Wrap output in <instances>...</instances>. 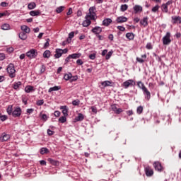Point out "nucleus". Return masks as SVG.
Listing matches in <instances>:
<instances>
[{"instance_id": "obj_9", "label": "nucleus", "mask_w": 181, "mask_h": 181, "mask_svg": "<svg viewBox=\"0 0 181 181\" xmlns=\"http://www.w3.org/2000/svg\"><path fill=\"white\" fill-rule=\"evenodd\" d=\"M22 114V110L21 107H16L12 113L13 117H21V115Z\"/></svg>"}, {"instance_id": "obj_19", "label": "nucleus", "mask_w": 181, "mask_h": 181, "mask_svg": "<svg viewBox=\"0 0 181 181\" xmlns=\"http://www.w3.org/2000/svg\"><path fill=\"white\" fill-rule=\"evenodd\" d=\"M111 22H112V20H111V18H106V19L103 20V26H109V25H110V23H111Z\"/></svg>"}, {"instance_id": "obj_48", "label": "nucleus", "mask_w": 181, "mask_h": 181, "mask_svg": "<svg viewBox=\"0 0 181 181\" xmlns=\"http://www.w3.org/2000/svg\"><path fill=\"white\" fill-rule=\"evenodd\" d=\"M146 49H148V50H151V49H153L152 45L151 43H148L146 46Z\"/></svg>"}, {"instance_id": "obj_51", "label": "nucleus", "mask_w": 181, "mask_h": 181, "mask_svg": "<svg viewBox=\"0 0 181 181\" xmlns=\"http://www.w3.org/2000/svg\"><path fill=\"white\" fill-rule=\"evenodd\" d=\"M69 39H73L74 37V32H71L69 34Z\"/></svg>"}, {"instance_id": "obj_6", "label": "nucleus", "mask_w": 181, "mask_h": 181, "mask_svg": "<svg viewBox=\"0 0 181 181\" xmlns=\"http://www.w3.org/2000/svg\"><path fill=\"white\" fill-rule=\"evenodd\" d=\"M146 175L148 177H151V176H153V169H152L150 166H146L144 168Z\"/></svg>"}, {"instance_id": "obj_29", "label": "nucleus", "mask_w": 181, "mask_h": 181, "mask_svg": "<svg viewBox=\"0 0 181 181\" xmlns=\"http://www.w3.org/2000/svg\"><path fill=\"white\" fill-rule=\"evenodd\" d=\"M1 29L3 30H9V29H11V25H9V24H4L1 25Z\"/></svg>"}, {"instance_id": "obj_31", "label": "nucleus", "mask_w": 181, "mask_h": 181, "mask_svg": "<svg viewBox=\"0 0 181 181\" xmlns=\"http://www.w3.org/2000/svg\"><path fill=\"white\" fill-rule=\"evenodd\" d=\"M102 86H103V87H109L110 86H111L112 83L110 81H105L102 82Z\"/></svg>"}, {"instance_id": "obj_53", "label": "nucleus", "mask_w": 181, "mask_h": 181, "mask_svg": "<svg viewBox=\"0 0 181 181\" xmlns=\"http://www.w3.org/2000/svg\"><path fill=\"white\" fill-rule=\"evenodd\" d=\"M47 134L48 135H54V132L50 130V129H47Z\"/></svg>"}, {"instance_id": "obj_27", "label": "nucleus", "mask_w": 181, "mask_h": 181, "mask_svg": "<svg viewBox=\"0 0 181 181\" xmlns=\"http://www.w3.org/2000/svg\"><path fill=\"white\" fill-rule=\"evenodd\" d=\"M69 56H70L71 59H78V58L81 57V54H80V53H78V54L75 53V54H71Z\"/></svg>"}, {"instance_id": "obj_49", "label": "nucleus", "mask_w": 181, "mask_h": 181, "mask_svg": "<svg viewBox=\"0 0 181 181\" xmlns=\"http://www.w3.org/2000/svg\"><path fill=\"white\" fill-rule=\"evenodd\" d=\"M136 12H142V6H136Z\"/></svg>"}, {"instance_id": "obj_36", "label": "nucleus", "mask_w": 181, "mask_h": 181, "mask_svg": "<svg viewBox=\"0 0 181 181\" xmlns=\"http://www.w3.org/2000/svg\"><path fill=\"white\" fill-rule=\"evenodd\" d=\"M67 116H62L59 119V122H61L62 124H64L66 121H67V118L66 117Z\"/></svg>"}, {"instance_id": "obj_4", "label": "nucleus", "mask_w": 181, "mask_h": 181, "mask_svg": "<svg viewBox=\"0 0 181 181\" xmlns=\"http://www.w3.org/2000/svg\"><path fill=\"white\" fill-rule=\"evenodd\" d=\"M172 40H170V33L169 32L166 33V35L163 37V44L168 45L170 44Z\"/></svg>"}, {"instance_id": "obj_33", "label": "nucleus", "mask_w": 181, "mask_h": 181, "mask_svg": "<svg viewBox=\"0 0 181 181\" xmlns=\"http://www.w3.org/2000/svg\"><path fill=\"white\" fill-rule=\"evenodd\" d=\"M49 149L47 148H42L40 150L41 155H45V153H49Z\"/></svg>"}, {"instance_id": "obj_43", "label": "nucleus", "mask_w": 181, "mask_h": 181, "mask_svg": "<svg viewBox=\"0 0 181 181\" xmlns=\"http://www.w3.org/2000/svg\"><path fill=\"white\" fill-rule=\"evenodd\" d=\"M0 119L1 121H6V119H8V116L0 115Z\"/></svg>"}, {"instance_id": "obj_22", "label": "nucleus", "mask_w": 181, "mask_h": 181, "mask_svg": "<svg viewBox=\"0 0 181 181\" xmlns=\"http://www.w3.org/2000/svg\"><path fill=\"white\" fill-rule=\"evenodd\" d=\"M30 16H39L40 15V11H31L30 12Z\"/></svg>"}, {"instance_id": "obj_54", "label": "nucleus", "mask_w": 181, "mask_h": 181, "mask_svg": "<svg viewBox=\"0 0 181 181\" xmlns=\"http://www.w3.org/2000/svg\"><path fill=\"white\" fill-rule=\"evenodd\" d=\"M117 29H119V30H120L121 32L125 31V28L122 26H117Z\"/></svg>"}, {"instance_id": "obj_16", "label": "nucleus", "mask_w": 181, "mask_h": 181, "mask_svg": "<svg viewBox=\"0 0 181 181\" xmlns=\"http://www.w3.org/2000/svg\"><path fill=\"white\" fill-rule=\"evenodd\" d=\"M172 20L173 21V23H181L180 16H173Z\"/></svg>"}, {"instance_id": "obj_58", "label": "nucleus", "mask_w": 181, "mask_h": 181, "mask_svg": "<svg viewBox=\"0 0 181 181\" xmlns=\"http://www.w3.org/2000/svg\"><path fill=\"white\" fill-rule=\"evenodd\" d=\"M71 13H73V9L71 8H70L68 11V12L66 13V15H71Z\"/></svg>"}, {"instance_id": "obj_23", "label": "nucleus", "mask_w": 181, "mask_h": 181, "mask_svg": "<svg viewBox=\"0 0 181 181\" xmlns=\"http://www.w3.org/2000/svg\"><path fill=\"white\" fill-rule=\"evenodd\" d=\"M48 162H49V163H51V165H54V166H58V165H59V161L54 160L52 158H48Z\"/></svg>"}, {"instance_id": "obj_55", "label": "nucleus", "mask_w": 181, "mask_h": 181, "mask_svg": "<svg viewBox=\"0 0 181 181\" xmlns=\"http://www.w3.org/2000/svg\"><path fill=\"white\" fill-rule=\"evenodd\" d=\"M1 6H3L4 8H5L6 6H8V3L4 1L1 3Z\"/></svg>"}, {"instance_id": "obj_37", "label": "nucleus", "mask_w": 181, "mask_h": 181, "mask_svg": "<svg viewBox=\"0 0 181 181\" xmlns=\"http://www.w3.org/2000/svg\"><path fill=\"white\" fill-rule=\"evenodd\" d=\"M63 11H64V6H61L57 8V9H56V12L57 13H61V12H63Z\"/></svg>"}, {"instance_id": "obj_20", "label": "nucleus", "mask_w": 181, "mask_h": 181, "mask_svg": "<svg viewBox=\"0 0 181 181\" xmlns=\"http://www.w3.org/2000/svg\"><path fill=\"white\" fill-rule=\"evenodd\" d=\"M25 93H32V92L35 91V89L33 88V86H27L25 88Z\"/></svg>"}, {"instance_id": "obj_25", "label": "nucleus", "mask_w": 181, "mask_h": 181, "mask_svg": "<svg viewBox=\"0 0 181 181\" xmlns=\"http://www.w3.org/2000/svg\"><path fill=\"white\" fill-rule=\"evenodd\" d=\"M60 88H62L60 86H54L52 88H50L48 90V92L52 93V91H59V90H60Z\"/></svg>"}, {"instance_id": "obj_24", "label": "nucleus", "mask_w": 181, "mask_h": 181, "mask_svg": "<svg viewBox=\"0 0 181 181\" xmlns=\"http://www.w3.org/2000/svg\"><path fill=\"white\" fill-rule=\"evenodd\" d=\"M126 37L129 39V40H132L134 37H135V35L132 33H128L126 34Z\"/></svg>"}, {"instance_id": "obj_52", "label": "nucleus", "mask_w": 181, "mask_h": 181, "mask_svg": "<svg viewBox=\"0 0 181 181\" xmlns=\"http://www.w3.org/2000/svg\"><path fill=\"white\" fill-rule=\"evenodd\" d=\"M89 59H90V60H94V59H95V54H90Z\"/></svg>"}, {"instance_id": "obj_42", "label": "nucleus", "mask_w": 181, "mask_h": 181, "mask_svg": "<svg viewBox=\"0 0 181 181\" xmlns=\"http://www.w3.org/2000/svg\"><path fill=\"white\" fill-rule=\"evenodd\" d=\"M64 80H71V74H65L64 77Z\"/></svg>"}, {"instance_id": "obj_41", "label": "nucleus", "mask_w": 181, "mask_h": 181, "mask_svg": "<svg viewBox=\"0 0 181 181\" xmlns=\"http://www.w3.org/2000/svg\"><path fill=\"white\" fill-rule=\"evenodd\" d=\"M144 111V107L139 106L137 107V114H142Z\"/></svg>"}, {"instance_id": "obj_1", "label": "nucleus", "mask_w": 181, "mask_h": 181, "mask_svg": "<svg viewBox=\"0 0 181 181\" xmlns=\"http://www.w3.org/2000/svg\"><path fill=\"white\" fill-rule=\"evenodd\" d=\"M137 86L139 88L142 90L144 94L146 95L147 100H151V92H149V90H148V88L145 87V85L144 84V83L139 81L137 83Z\"/></svg>"}, {"instance_id": "obj_62", "label": "nucleus", "mask_w": 181, "mask_h": 181, "mask_svg": "<svg viewBox=\"0 0 181 181\" xmlns=\"http://www.w3.org/2000/svg\"><path fill=\"white\" fill-rule=\"evenodd\" d=\"M40 165L45 166L46 161L45 160H42L40 161Z\"/></svg>"}, {"instance_id": "obj_64", "label": "nucleus", "mask_w": 181, "mask_h": 181, "mask_svg": "<svg viewBox=\"0 0 181 181\" xmlns=\"http://www.w3.org/2000/svg\"><path fill=\"white\" fill-rule=\"evenodd\" d=\"M122 111V109L118 108L117 110L115 112L116 114H121V112Z\"/></svg>"}, {"instance_id": "obj_50", "label": "nucleus", "mask_w": 181, "mask_h": 181, "mask_svg": "<svg viewBox=\"0 0 181 181\" xmlns=\"http://www.w3.org/2000/svg\"><path fill=\"white\" fill-rule=\"evenodd\" d=\"M112 111H114L115 112H117V110H118V108H117V105H112Z\"/></svg>"}, {"instance_id": "obj_61", "label": "nucleus", "mask_w": 181, "mask_h": 181, "mask_svg": "<svg viewBox=\"0 0 181 181\" xmlns=\"http://www.w3.org/2000/svg\"><path fill=\"white\" fill-rule=\"evenodd\" d=\"M54 115L55 117H60V112L59 111H55L54 113Z\"/></svg>"}, {"instance_id": "obj_63", "label": "nucleus", "mask_w": 181, "mask_h": 181, "mask_svg": "<svg viewBox=\"0 0 181 181\" xmlns=\"http://www.w3.org/2000/svg\"><path fill=\"white\" fill-rule=\"evenodd\" d=\"M42 118L44 119V121H46L47 119V115L44 114L42 115Z\"/></svg>"}, {"instance_id": "obj_14", "label": "nucleus", "mask_w": 181, "mask_h": 181, "mask_svg": "<svg viewBox=\"0 0 181 181\" xmlns=\"http://www.w3.org/2000/svg\"><path fill=\"white\" fill-rule=\"evenodd\" d=\"M21 29L24 33H30V28L27 25H21Z\"/></svg>"}, {"instance_id": "obj_45", "label": "nucleus", "mask_w": 181, "mask_h": 181, "mask_svg": "<svg viewBox=\"0 0 181 181\" xmlns=\"http://www.w3.org/2000/svg\"><path fill=\"white\" fill-rule=\"evenodd\" d=\"M73 105H78L80 104V100H75L72 102Z\"/></svg>"}, {"instance_id": "obj_38", "label": "nucleus", "mask_w": 181, "mask_h": 181, "mask_svg": "<svg viewBox=\"0 0 181 181\" xmlns=\"http://www.w3.org/2000/svg\"><path fill=\"white\" fill-rule=\"evenodd\" d=\"M127 9H128V5L123 4L121 6L120 11H122V12H125V11H127Z\"/></svg>"}, {"instance_id": "obj_44", "label": "nucleus", "mask_w": 181, "mask_h": 181, "mask_svg": "<svg viewBox=\"0 0 181 181\" xmlns=\"http://www.w3.org/2000/svg\"><path fill=\"white\" fill-rule=\"evenodd\" d=\"M112 56V51H110V52L106 54V60H108Z\"/></svg>"}, {"instance_id": "obj_7", "label": "nucleus", "mask_w": 181, "mask_h": 181, "mask_svg": "<svg viewBox=\"0 0 181 181\" xmlns=\"http://www.w3.org/2000/svg\"><path fill=\"white\" fill-rule=\"evenodd\" d=\"M153 166L156 170H158V172H162V170H163V167H162V164H160L158 161L154 162Z\"/></svg>"}, {"instance_id": "obj_11", "label": "nucleus", "mask_w": 181, "mask_h": 181, "mask_svg": "<svg viewBox=\"0 0 181 181\" xmlns=\"http://www.w3.org/2000/svg\"><path fill=\"white\" fill-rule=\"evenodd\" d=\"M62 55H63V49H57L54 54L55 59H59V57H62Z\"/></svg>"}, {"instance_id": "obj_10", "label": "nucleus", "mask_w": 181, "mask_h": 181, "mask_svg": "<svg viewBox=\"0 0 181 181\" xmlns=\"http://www.w3.org/2000/svg\"><path fill=\"white\" fill-rule=\"evenodd\" d=\"M123 86L125 88H128L130 86H135V82L132 80H128L123 83Z\"/></svg>"}, {"instance_id": "obj_40", "label": "nucleus", "mask_w": 181, "mask_h": 181, "mask_svg": "<svg viewBox=\"0 0 181 181\" xmlns=\"http://www.w3.org/2000/svg\"><path fill=\"white\" fill-rule=\"evenodd\" d=\"M12 110H13V106L12 105H9L7 108V113L8 114V115H11V114H12Z\"/></svg>"}, {"instance_id": "obj_21", "label": "nucleus", "mask_w": 181, "mask_h": 181, "mask_svg": "<svg viewBox=\"0 0 181 181\" xmlns=\"http://www.w3.org/2000/svg\"><path fill=\"white\" fill-rule=\"evenodd\" d=\"M161 11L164 13H168V12H169V9L168 8V6H166L165 4H163L161 5Z\"/></svg>"}, {"instance_id": "obj_35", "label": "nucleus", "mask_w": 181, "mask_h": 181, "mask_svg": "<svg viewBox=\"0 0 181 181\" xmlns=\"http://www.w3.org/2000/svg\"><path fill=\"white\" fill-rule=\"evenodd\" d=\"M20 86H22V83L21 81L16 82L13 85L14 90H18Z\"/></svg>"}, {"instance_id": "obj_18", "label": "nucleus", "mask_w": 181, "mask_h": 181, "mask_svg": "<svg viewBox=\"0 0 181 181\" xmlns=\"http://www.w3.org/2000/svg\"><path fill=\"white\" fill-rule=\"evenodd\" d=\"M91 25V21L87 18V16H86V21L83 23V26L85 28H87V26H90Z\"/></svg>"}, {"instance_id": "obj_46", "label": "nucleus", "mask_w": 181, "mask_h": 181, "mask_svg": "<svg viewBox=\"0 0 181 181\" xmlns=\"http://www.w3.org/2000/svg\"><path fill=\"white\" fill-rule=\"evenodd\" d=\"M44 103H45V101L43 100H40L37 101V105H43Z\"/></svg>"}, {"instance_id": "obj_3", "label": "nucleus", "mask_w": 181, "mask_h": 181, "mask_svg": "<svg viewBox=\"0 0 181 181\" xmlns=\"http://www.w3.org/2000/svg\"><path fill=\"white\" fill-rule=\"evenodd\" d=\"M95 7L92 6L89 8V13L86 15V18H90V19H92L93 21L95 20Z\"/></svg>"}, {"instance_id": "obj_12", "label": "nucleus", "mask_w": 181, "mask_h": 181, "mask_svg": "<svg viewBox=\"0 0 181 181\" xmlns=\"http://www.w3.org/2000/svg\"><path fill=\"white\" fill-rule=\"evenodd\" d=\"M91 32H93V33H95V35H100V33L103 32V29L100 27H95L91 30Z\"/></svg>"}, {"instance_id": "obj_28", "label": "nucleus", "mask_w": 181, "mask_h": 181, "mask_svg": "<svg viewBox=\"0 0 181 181\" xmlns=\"http://www.w3.org/2000/svg\"><path fill=\"white\" fill-rule=\"evenodd\" d=\"M145 59H146V54H143L141 58H136V60L139 63H144V62H145Z\"/></svg>"}, {"instance_id": "obj_17", "label": "nucleus", "mask_w": 181, "mask_h": 181, "mask_svg": "<svg viewBox=\"0 0 181 181\" xmlns=\"http://www.w3.org/2000/svg\"><path fill=\"white\" fill-rule=\"evenodd\" d=\"M19 38L21 39V40H26L28 39V35H26L25 33H20L19 35Z\"/></svg>"}, {"instance_id": "obj_32", "label": "nucleus", "mask_w": 181, "mask_h": 181, "mask_svg": "<svg viewBox=\"0 0 181 181\" xmlns=\"http://www.w3.org/2000/svg\"><path fill=\"white\" fill-rule=\"evenodd\" d=\"M43 57L45 59H49V57H50V52L49 50L45 51L43 53Z\"/></svg>"}, {"instance_id": "obj_26", "label": "nucleus", "mask_w": 181, "mask_h": 181, "mask_svg": "<svg viewBox=\"0 0 181 181\" xmlns=\"http://www.w3.org/2000/svg\"><path fill=\"white\" fill-rule=\"evenodd\" d=\"M141 25L143 26H147L148 25V18H144L140 21Z\"/></svg>"}, {"instance_id": "obj_47", "label": "nucleus", "mask_w": 181, "mask_h": 181, "mask_svg": "<svg viewBox=\"0 0 181 181\" xmlns=\"http://www.w3.org/2000/svg\"><path fill=\"white\" fill-rule=\"evenodd\" d=\"M78 78V77L77 76H73V75H71V81H76Z\"/></svg>"}, {"instance_id": "obj_39", "label": "nucleus", "mask_w": 181, "mask_h": 181, "mask_svg": "<svg viewBox=\"0 0 181 181\" xmlns=\"http://www.w3.org/2000/svg\"><path fill=\"white\" fill-rule=\"evenodd\" d=\"M84 119V116L83 114L79 113L78 116L76 117V121H83Z\"/></svg>"}, {"instance_id": "obj_5", "label": "nucleus", "mask_w": 181, "mask_h": 181, "mask_svg": "<svg viewBox=\"0 0 181 181\" xmlns=\"http://www.w3.org/2000/svg\"><path fill=\"white\" fill-rule=\"evenodd\" d=\"M26 56L30 59H35L37 56V52L35 49H30L26 53Z\"/></svg>"}, {"instance_id": "obj_13", "label": "nucleus", "mask_w": 181, "mask_h": 181, "mask_svg": "<svg viewBox=\"0 0 181 181\" xmlns=\"http://www.w3.org/2000/svg\"><path fill=\"white\" fill-rule=\"evenodd\" d=\"M61 110H62V114L65 117H68L69 115V108H67V106H61Z\"/></svg>"}, {"instance_id": "obj_2", "label": "nucleus", "mask_w": 181, "mask_h": 181, "mask_svg": "<svg viewBox=\"0 0 181 181\" xmlns=\"http://www.w3.org/2000/svg\"><path fill=\"white\" fill-rule=\"evenodd\" d=\"M6 71L11 78L16 77V74L15 73H16V70H15V65L13 64H9L6 68Z\"/></svg>"}, {"instance_id": "obj_15", "label": "nucleus", "mask_w": 181, "mask_h": 181, "mask_svg": "<svg viewBox=\"0 0 181 181\" xmlns=\"http://www.w3.org/2000/svg\"><path fill=\"white\" fill-rule=\"evenodd\" d=\"M128 21V18L124 16H120L117 18V23H124V22H127Z\"/></svg>"}, {"instance_id": "obj_8", "label": "nucleus", "mask_w": 181, "mask_h": 181, "mask_svg": "<svg viewBox=\"0 0 181 181\" xmlns=\"http://www.w3.org/2000/svg\"><path fill=\"white\" fill-rule=\"evenodd\" d=\"M11 139V135L6 134V133H3L0 137L1 142H6Z\"/></svg>"}, {"instance_id": "obj_60", "label": "nucleus", "mask_w": 181, "mask_h": 181, "mask_svg": "<svg viewBox=\"0 0 181 181\" xmlns=\"http://www.w3.org/2000/svg\"><path fill=\"white\" fill-rule=\"evenodd\" d=\"M8 53H12L13 52V47H9L7 49Z\"/></svg>"}, {"instance_id": "obj_59", "label": "nucleus", "mask_w": 181, "mask_h": 181, "mask_svg": "<svg viewBox=\"0 0 181 181\" xmlns=\"http://www.w3.org/2000/svg\"><path fill=\"white\" fill-rule=\"evenodd\" d=\"M0 60H5V54H0Z\"/></svg>"}, {"instance_id": "obj_57", "label": "nucleus", "mask_w": 181, "mask_h": 181, "mask_svg": "<svg viewBox=\"0 0 181 181\" xmlns=\"http://www.w3.org/2000/svg\"><path fill=\"white\" fill-rule=\"evenodd\" d=\"M92 112L97 114V107H91Z\"/></svg>"}, {"instance_id": "obj_56", "label": "nucleus", "mask_w": 181, "mask_h": 181, "mask_svg": "<svg viewBox=\"0 0 181 181\" xmlns=\"http://www.w3.org/2000/svg\"><path fill=\"white\" fill-rule=\"evenodd\" d=\"M76 64H78L79 66H81V64H83V60L81 59H78L76 61Z\"/></svg>"}, {"instance_id": "obj_34", "label": "nucleus", "mask_w": 181, "mask_h": 181, "mask_svg": "<svg viewBox=\"0 0 181 181\" xmlns=\"http://www.w3.org/2000/svg\"><path fill=\"white\" fill-rule=\"evenodd\" d=\"M159 5H156L154 7L152 8L151 12H153V13L159 12Z\"/></svg>"}, {"instance_id": "obj_30", "label": "nucleus", "mask_w": 181, "mask_h": 181, "mask_svg": "<svg viewBox=\"0 0 181 181\" xmlns=\"http://www.w3.org/2000/svg\"><path fill=\"white\" fill-rule=\"evenodd\" d=\"M28 8L30 10L35 9V8H36V3L35 2L30 3L28 6Z\"/></svg>"}]
</instances>
